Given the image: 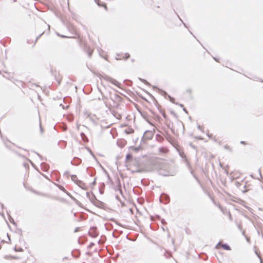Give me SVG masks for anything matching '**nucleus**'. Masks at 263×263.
<instances>
[{
  "mask_svg": "<svg viewBox=\"0 0 263 263\" xmlns=\"http://www.w3.org/2000/svg\"><path fill=\"white\" fill-rule=\"evenodd\" d=\"M16 251H22V249H18V250H16L15 249Z\"/></svg>",
  "mask_w": 263,
  "mask_h": 263,
  "instance_id": "obj_12",
  "label": "nucleus"
},
{
  "mask_svg": "<svg viewBox=\"0 0 263 263\" xmlns=\"http://www.w3.org/2000/svg\"><path fill=\"white\" fill-rule=\"evenodd\" d=\"M102 6H103L106 10H107V7L105 4H104L103 5H101Z\"/></svg>",
  "mask_w": 263,
  "mask_h": 263,
  "instance_id": "obj_9",
  "label": "nucleus"
},
{
  "mask_svg": "<svg viewBox=\"0 0 263 263\" xmlns=\"http://www.w3.org/2000/svg\"><path fill=\"white\" fill-rule=\"evenodd\" d=\"M16 251H22V249H18V250H16L15 249Z\"/></svg>",
  "mask_w": 263,
  "mask_h": 263,
  "instance_id": "obj_13",
  "label": "nucleus"
},
{
  "mask_svg": "<svg viewBox=\"0 0 263 263\" xmlns=\"http://www.w3.org/2000/svg\"><path fill=\"white\" fill-rule=\"evenodd\" d=\"M221 247L225 250H231L230 247L229 246L227 245V244H223L221 245Z\"/></svg>",
  "mask_w": 263,
  "mask_h": 263,
  "instance_id": "obj_5",
  "label": "nucleus"
},
{
  "mask_svg": "<svg viewBox=\"0 0 263 263\" xmlns=\"http://www.w3.org/2000/svg\"><path fill=\"white\" fill-rule=\"evenodd\" d=\"M119 117H118V119H120L121 118V116L120 115H119L118 116Z\"/></svg>",
  "mask_w": 263,
  "mask_h": 263,
  "instance_id": "obj_14",
  "label": "nucleus"
},
{
  "mask_svg": "<svg viewBox=\"0 0 263 263\" xmlns=\"http://www.w3.org/2000/svg\"><path fill=\"white\" fill-rule=\"evenodd\" d=\"M107 80L110 82L111 83L115 85V86L119 87L120 83L118 82L116 80L111 78H107Z\"/></svg>",
  "mask_w": 263,
  "mask_h": 263,
  "instance_id": "obj_2",
  "label": "nucleus"
},
{
  "mask_svg": "<svg viewBox=\"0 0 263 263\" xmlns=\"http://www.w3.org/2000/svg\"><path fill=\"white\" fill-rule=\"evenodd\" d=\"M160 151L161 152H164V153H165L166 152V151L164 148H161L160 149Z\"/></svg>",
  "mask_w": 263,
  "mask_h": 263,
  "instance_id": "obj_11",
  "label": "nucleus"
},
{
  "mask_svg": "<svg viewBox=\"0 0 263 263\" xmlns=\"http://www.w3.org/2000/svg\"><path fill=\"white\" fill-rule=\"evenodd\" d=\"M132 159V155L131 154H128L126 156V161L128 162L131 161Z\"/></svg>",
  "mask_w": 263,
  "mask_h": 263,
  "instance_id": "obj_4",
  "label": "nucleus"
},
{
  "mask_svg": "<svg viewBox=\"0 0 263 263\" xmlns=\"http://www.w3.org/2000/svg\"><path fill=\"white\" fill-rule=\"evenodd\" d=\"M71 178V180L80 187L83 188V187L85 186L84 183H83L82 181L79 180L78 177L76 175H72Z\"/></svg>",
  "mask_w": 263,
  "mask_h": 263,
  "instance_id": "obj_1",
  "label": "nucleus"
},
{
  "mask_svg": "<svg viewBox=\"0 0 263 263\" xmlns=\"http://www.w3.org/2000/svg\"><path fill=\"white\" fill-rule=\"evenodd\" d=\"M131 149L134 152H138L139 151L140 149V147H131Z\"/></svg>",
  "mask_w": 263,
  "mask_h": 263,
  "instance_id": "obj_6",
  "label": "nucleus"
},
{
  "mask_svg": "<svg viewBox=\"0 0 263 263\" xmlns=\"http://www.w3.org/2000/svg\"><path fill=\"white\" fill-rule=\"evenodd\" d=\"M5 258L6 259L11 260V259H18V257L9 255L5 256Z\"/></svg>",
  "mask_w": 263,
  "mask_h": 263,
  "instance_id": "obj_3",
  "label": "nucleus"
},
{
  "mask_svg": "<svg viewBox=\"0 0 263 263\" xmlns=\"http://www.w3.org/2000/svg\"><path fill=\"white\" fill-rule=\"evenodd\" d=\"M1 248H2V247H1V246L0 245V250L1 249Z\"/></svg>",
  "mask_w": 263,
  "mask_h": 263,
  "instance_id": "obj_15",
  "label": "nucleus"
},
{
  "mask_svg": "<svg viewBox=\"0 0 263 263\" xmlns=\"http://www.w3.org/2000/svg\"><path fill=\"white\" fill-rule=\"evenodd\" d=\"M255 253L256 254H257V255L258 256V257L260 258V263H262V259H261V256L260 255L259 253H258L257 251H255Z\"/></svg>",
  "mask_w": 263,
  "mask_h": 263,
  "instance_id": "obj_7",
  "label": "nucleus"
},
{
  "mask_svg": "<svg viewBox=\"0 0 263 263\" xmlns=\"http://www.w3.org/2000/svg\"><path fill=\"white\" fill-rule=\"evenodd\" d=\"M161 113L164 118H166V114H165L164 110H161Z\"/></svg>",
  "mask_w": 263,
  "mask_h": 263,
  "instance_id": "obj_8",
  "label": "nucleus"
},
{
  "mask_svg": "<svg viewBox=\"0 0 263 263\" xmlns=\"http://www.w3.org/2000/svg\"><path fill=\"white\" fill-rule=\"evenodd\" d=\"M240 143L244 145L248 144V143L245 141H241Z\"/></svg>",
  "mask_w": 263,
  "mask_h": 263,
  "instance_id": "obj_10",
  "label": "nucleus"
}]
</instances>
